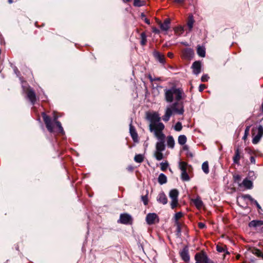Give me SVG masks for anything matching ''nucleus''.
<instances>
[{
    "label": "nucleus",
    "instance_id": "774afa93",
    "mask_svg": "<svg viewBox=\"0 0 263 263\" xmlns=\"http://www.w3.org/2000/svg\"><path fill=\"white\" fill-rule=\"evenodd\" d=\"M13 0H8V2L9 4H12L13 3Z\"/></svg>",
    "mask_w": 263,
    "mask_h": 263
},
{
    "label": "nucleus",
    "instance_id": "a211bd4d",
    "mask_svg": "<svg viewBox=\"0 0 263 263\" xmlns=\"http://www.w3.org/2000/svg\"><path fill=\"white\" fill-rule=\"evenodd\" d=\"M157 200L163 204H166L167 203V198L163 192H161L158 194Z\"/></svg>",
    "mask_w": 263,
    "mask_h": 263
},
{
    "label": "nucleus",
    "instance_id": "3c124183",
    "mask_svg": "<svg viewBox=\"0 0 263 263\" xmlns=\"http://www.w3.org/2000/svg\"><path fill=\"white\" fill-rule=\"evenodd\" d=\"M250 161L252 163H253V164H254L255 163V159L254 156H251Z\"/></svg>",
    "mask_w": 263,
    "mask_h": 263
},
{
    "label": "nucleus",
    "instance_id": "6e6d98bb",
    "mask_svg": "<svg viewBox=\"0 0 263 263\" xmlns=\"http://www.w3.org/2000/svg\"><path fill=\"white\" fill-rule=\"evenodd\" d=\"M186 155H187V156L191 157V158L193 157V156H194L193 153L191 152H187Z\"/></svg>",
    "mask_w": 263,
    "mask_h": 263
},
{
    "label": "nucleus",
    "instance_id": "7ed1b4c3",
    "mask_svg": "<svg viewBox=\"0 0 263 263\" xmlns=\"http://www.w3.org/2000/svg\"><path fill=\"white\" fill-rule=\"evenodd\" d=\"M164 128V125L159 122L158 124H150L149 130L151 132H154L155 135L159 140V142H165V135L162 133Z\"/></svg>",
    "mask_w": 263,
    "mask_h": 263
},
{
    "label": "nucleus",
    "instance_id": "338daca9",
    "mask_svg": "<svg viewBox=\"0 0 263 263\" xmlns=\"http://www.w3.org/2000/svg\"><path fill=\"white\" fill-rule=\"evenodd\" d=\"M141 16L142 18H143V17H145V15L144 14V13H142L141 14Z\"/></svg>",
    "mask_w": 263,
    "mask_h": 263
},
{
    "label": "nucleus",
    "instance_id": "e2e57ef3",
    "mask_svg": "<svg viewBox=\"0 0 263 263\" xmlns=\"http://www.w3.org/2000/svg\"><path fill=\"white\" fill-rule=\"evenodd\" d=\"M14 71H15V73L17 74V75L20 73V71H18V70L17 69V68H15L14 69Z\"/></svg>",
    "mask_w": 263,
    "mask_h": 263
},
{
    "label": "nucleus",
    "instance_id": "69168bd1",
    "mask_svg": "<svg viewBox=\"0 0 263 263\" xmlns=\"http://www.w3.org/2000/svg\"><path fill=\"white\" fill-rule=\"evenodd\" d=\"M260 110L263 112V102L261 104V105L260 106Z\"/></svg>",
    "mask_w": 263,
    "mask_h": 263
},
{
    "label": "nucleus",
    "instance_id": "603ef678",
    "mask_svg": "<svg viewBox=\"0 0 263 263\" xmlns=\"http://www.w3.org/2000/svg\"><path fill=\"white\" fill-rule=\"evenodd\" d=\"M250 127V125L247 126L245 129V132L247 133H249Z\"/></svg>",
    "mask_w": 263,
    "mask_h": 263
},
{
    "label": "nucleus",
    "instance_id": "864d4df0",
    "mask_svg": "<svg viewBox=\"0 0 263 263\" xmlns=\"http://www.w3.org/2000/svg\"><path fill=\"white\" fill-rule=\"evenodd\" d=\"M189 148V146L187 145H183V146L182 147V149L183 151H188Z\"/></svg>",
    "mask_w": 263,
    "mask_h": 263
},
{
    "label": "nucleus",
    "instance_id": "72a5a7b5",
    "mask_svg": "<svg viewBox=\"0 0 263 263\" xmlns=\"http://www.w3.org/2000/svg\"><path fill=\"white\" fill-rule=\"evenodd\" d=\"M175 224L176 226V235L177 236H180L181 235V223L179 222H175Z\"/></svg>",
    "mask_w": 263,
    "mask_h": 263
},
{
    "label": "nucleus",
    "instance_id": "dca6fc26",
    "mask_svg": "<svg viewBox=\"0 0 263 263\" xmlns=\"http://www.w3.org/2000/svg\"><path fill=\"white\" fill-rule=\"evenodd\" d=\"M180 256L183 261L187 262L190 260V255L189 254V249L187 247H185L180 252Z\"/></svg>",
    "mask_w": 263,
    "mask_h": 263
},
{
    "label": "nucleus",
    "instance_id": "423d86ee",
    "mask_svg": "<svg viewBox=\"0 0 263 263\" xmlns=\"http://www.w3.org/2000/svg\"><path fill=\"white\" fill-rule=\"evenodd\" d=\"M187 163L184 161H180L179 163V167L181 171V178L183 181H188L190 178L186 171Z\"/></svg>",
    "mask_w": 263,
    "mask_h": 263
},
{
    "label": "nucleus",
    "instance_id": "20e7f679",
    "mask_svg": "<svg viewBox=\"0 0 263 263\" xmlns=\"http://www.w3.org/2000/svg\"><path fill=\"white\" fill-rule=\"evenodd\" d=\"M261 122L262 123V125H260L258 127H253L251 130V134L253 137L252 143L254 144H257L263 136V118Z\"/></svg>",
    "mask_w": 263,
    "mask_h": 263
},
{
    "label": "nucleus",
    "instance_id": "412c9836",
    "mask_svg": "<svg viewBox=\"0 0 263 263\" xmlns=\"http://www.w3.org/2000/svg\"><path fill=\"white\" fill-rule=\"evenodd\" d=\"M167 145L170 148H174L175 146V140L172 136L167 137Z\"/></svg>",
    "mask_w": 263,
    "mask_h": 263
},
{
    "label": "nucleus",
    "instance_id": "9d476101",
    "mask_svg": "<svg viewBox=\"0 0 263 263\" xmlns=\"http://www.w3.org/2000/svg\"><path fill=\"white\" fill-rule=\"evenodd\" d=\"M26 94L27 98L30 101L32 105H34L36 101V96L34 91L30 88H29L26 90Z\"/></svg>",
    "mask_w": 263,
    "mask_h": 263
},
{
    "label": "nucleus",
    "instance_id": "c03bdc74",
    "mask_svg": "<svg viewBox=\"0 0 263 263\" xmlns=\"http://www.w3.org/2000/svg\"><path fill=\"white\" fill-rule=\"evenodd\" d=\"M234 181L238 182L241 180V177L239 175H236L233 176Z\"/></svg>",
    "mask_w": 263,
    "mask_h": 263
},
{
    "label": "nucleus",
    "instance_id": "2f4dec72",
    "mask_svg": "<svg viewBox=\"0 0 263 263\" xmlns=\"http://www.w3.org/2000/svg\"><path fill=\"white\" fill-rule=\"evenodd\" d=\"M162 152L155 151L154 153V156L158 161H160L163 158V154Z\"/></svg>",
    "mask_w": 263,
    "mask_h": 263
},
{
    "label": "nucleus",
    "instance_id": "5701e85b",
    "mask_svg": "<svg viewBox=\"0 0 263 263\" xmlns=\"http://www.w3.org/2000/svg\"><path fill=\"white\" fill-rule=\"evenodd\" d=\"M165 142H157L156 144V151L163 152L165 149Z\"/></svg>",
    "mask_w": 263,
    "mask_h": 263
},
{
    "label": "nucleus",
    "instance_id": "473e14b6",
    "mask_svg": "<svg viewBox=\"0 0 263 263\" xmlns=\"http://www.w3.org/2000/svg\"><path fill=\"white\" fill-rule=\"evenodd\" d=\"M202 170L206 174H208L209 173V163L208 161H205L202 163Z\"/></svg>",
    "mask_w": 263,
    "mask_h": 263
},
{
    "label": "nucleus",
    "instance_id": "49530a36",
    "mask_svg": "<svg viewBox=\"0 0 263 263\" xmlns=\"http://www.w3.org/2000/svg\"><path fill=\"white\" fill-rule=\"evenodd\" d=\"M205 88L206 86L205 84H200L199 86V91L202 92Z\"/></svg>",
    "mask_w": 263,
    "mask_h": 263
},
{
    "label": "nucleus",
    "instance_id": "a878e982",
    "mask_svg": "<svg viewBox=\"0 0 263 263\" xmlns=\"http://www.w3.org/2000/svg\"><path fill=\"white\" fill-rule=\"evenodd\" d=\"M197 53L199 56L204 58L205 56V48L200 46H198L197 49Z\"/></svg>",
    "mask_w": 263,
    "mask_h": 263
},
{
    "label": "nucleus",
    "instance_id": "8fccbe9b",
    "mask_svg": "<svg viewBox=\"0 0 263 263\" xmlns=\"http://www.w3.org/2000/svg\"><path fill=\"white\" fill-rule=\"evenodd\" d=\"M248 175L249 177L253 178V177L254 176V172L253 171H250L248 173Z\"/></svg>",
    "mask_w": 263,
    "mask_h": 263
},
{
    "label": "nucleus",
    "instance_id": "ddd939ff",
    "mask_svg": "<svg viewBox=\"0 0 263 263\" xmlns=\"http://www.w3.org/2000/svg\"><path fill=\"white\" fill-rule=\"evenodd\" d=\"M171 23V20L170 18H166L164 20L163 23L159 21L158 24L162 31H167L170 28V25Z\"/></svg>",
    "mask_w": 263,
    "mask_h": 263
},
{
    "label": "nucleus",
    "instance_id": "c9c22d12",
    "mask_svg": "<svg viewBox=\"0 0 263 263\" xmlns=\"http://www.w3.org/2000/svg\"><path fill=\"white\" fill-rule=\"evenodd\" d=\"M161 165V170L162 171H165L168 166V163L167 161H165V162H161L160 163Z\"/></svg>",
    "mask_w": 263,
    "mask_h": 263
},
{
    "label": "nucleus",
    "instance_id": "b1692460",
    "mask_svg": "<svg viewBox=\"0 0 263 263\" xmlns=\"http://www.w3.org/2000/svg\"><path fill=\"white\" fill-rule=\"evenodd\" d=\"M242 184L247 189H251L253 187L252 182L251 180H248L247 178H246L243 180Z\"/></svg>",
    "mask_w": 263,
    "mask_h": 263
},
{
    "label": "nucleus",
    "instance_id": "a19ab883",
    "mask_svg": "<svg viewBox=\"0 0 263 263\" xmlns=\"http://www.w3.org/2000/svg\"><path fill=\"white\" fill-rule=\"evenodd\" d=\"M174 31L176 33H179L182 34L184 31L183 27L182 26L177 27L174 29Z\"/></svg>",
    "mask_w": 263,
    "mask_h": 263
},
{
    "label": "nucleus",
    "instance_id": "aec40b11",
    "mask_svg": "<svg viewBox=\"0 0 263 263\" xmlns=\"http://www.w3.org/2000/svg\"><path fill=\"white\" fill-rule=\"evenodd\" d=\"M263 224V221L260 220H253L249 223V227L250 228H257L260 227Z\"/></svg>",
    "mask_w": 263,
    "mask_h": 263
},
{
    "label": "nucleus",
    "instance_id": "37998d69",
    "mask_svg": "<svg viewBox=\"0 0 263 263\" xmlns=\"http://www.w3.org/2000/svg\"><path fill=\"white\" fill-rule=\"evenodd\" d=\"M209 79V77L207 74H204L203 75L201 78V81L202 82H207L208 81V79Z\"/></svg>",
    "mask_w": 263,
    "mask_h": 263
},
{
    "label": "nucleus",
    "instance_id": "09e8293b",
    "mask_svg": "<svg viewBox=\"0 0 263 263\" xmlns=\"http://www.w3.org/2000/svg\"><path fill=\"white\" fill-rule=\"evenodd\" d=\"M153 32L156 34H158L160 33V30L157 28L154 27L153 28Z\"/></svg>",
    "mask_w": 263,
    "mask_h": 263
},
{
    "label": "nucleus",
    "instance_id": "6ab92c4d",
    "mask_svg": "<svg viewBox=\"0 0 263 263\" xmlns=\"http://www.w3.org/2000/svg\"><path fill=\"white\" fill-rule=\"evenodd\" d=\"M240 152L239 148L237 147L235 150V154L234 156L233 157V160L234 163L239 164V160L240 159Z\"/></svg>",
    "mask_w": 263,
    "mask_h": 263
},
{
    "label": "nucleus",
    "instance_id": "39448f33",
    "mask_svg": "<svg viewBox=\"0 0 263 263\" xmlns=\"http://www.w3.org/2000/svg\"><path fill=\"white\" fill-rule=\"evenodd\" d=\"M179 191L177 189H172L170 191L169 197L172 199L171 207L172 209L176 208L178 205Z\"/></svg>",
    "mask_w": 263,
    "mask_h": 263
},
{
    "label": "nucleus",
    "instance_id": "bf43d9fd",
    "mask_svg": "<svg viewBox=\"0 0 263 263\" xmlns=\"http://www.w3.org/2000/svg\"><path fill=\"white\" fill-rule=\"evenodd\" d=\"M185 0H175V2L177 3L181 4L184 3Z\"/></svg>",
    "mask_w": 263,
    "mask_h": 263
},
{
    "label": "nucleus",
    "instance_id": "7c9ffc66",
    "mask_svg": "<svg viewBox=\"0 0 263 263\" xmlns=\"http://www.w3.org/2000/svg\"><path fill=\"white\" fill-rule=\"evenodd\" d=\"M144 157L142 154H137L135 156L134 161L137 163H142L144 160Z\"/></svg>",
    "mask_w": 263,
    "mask_h": 263
},
{
    "label": "nucleus",
    "instance_id": "4d7b16f0",
    "mask_svg": "<svg viewBox=\"0 0 263 263\" xmlns=\"http://www.w3.org/2000/svg\"><path fill=\"white\" fill-rule=\"evenodd\" d=\"M249 133H247L246 132H245V134H244V135L243 136V138L242 139L245 140L247 138V137L249 135Z\"/></svg>",
    "mask_w": 263,
    "mask_h": 263
},
{
    "label": "nucleus",
    "instance_id": "bb28decb",
    "mask_svg": "<svg viewBox=\"0 0 263 263\" xmlns=\"http://www.w3.org/2000/svg\"><path fill=\"white\" fill-rule=\"evenodd\" d=\"M251 252L257 257H261L263 259V253L259 249L253 248L251 249Z\"/></svg>",
    "mask_w": 263,
    "mask_h": 263
},
{
    "label": "nucleus",
    "instance_id": "0eeeda50",
    "mask_svg": "<svg viewBox=\"0 0 263 263\" xmlns=\"http://www.w3.org/2000/svg\"><path fill=\"white\" fill-rule=\"evenodd\" d=\"M195 263H209L210 259L204 251L197 253L195 255Z\"/></svg>",
    "mask_w": 263,
    "mask_h": 263
},
{
    "label": "nucleus",
    "instance_id": "0e129e2a",
    "mask_svg": "<svg viewBox=\"0 0 263 263\" xmlns=\"http://www.w3.org/2000/svg\"><path fill=\"white\" fill-rule=\"evenodd\" d=\"M132 0H122V1L123 2V3H128L129 2H130Z\"/></svg>",
    "mask_w": 263,
    "mask_h": 263
},
{
    "label": "nucleus",
    "instance_id": "f8f14e48",
    "mask_svg": "<svg viewBox=\"0 0 263 263\" xmlns=\"http://www.w3.org/2000/svg\"><path fill=\"white\" fill-rule=\"evenodd\" d=\"M153 56L155 59L159 62L161 64L164 65L165 63V58L164 55L162 53H161L160 52L154 50L153 53Z\"/></svg>",
    "mask_w": 263,
    "mask_h": 263
},
{
    "label": "nucleus",
    "instance_id": "f3484780",
    "mask_svg": "<svg viewBox=\"0 0 263 263\" xmlns=\"http://www.w3.org/2000/svg\"><path fill=\"white\" fill-rule=\"evenodd\" d=\"M182 54L184 58L190 60L193 58L194 52L191 48H185L182 50Z\"/></svg>",
    "mask_w": 263,
    "mask_h": 263
},
{
    "label": "nucleus",
    "instance_id": "13d9d810",
    "mask_svg": "<svg viewBox=\"0 0 263 263\" xmlns=\"http://www.w3.org/2000/svg\"><path fill=\"white\" fill-rule=\"evenodd\" d=\"M144 22L146 24L149 25L151 24L150 20L147 18H145Z\"/></svg>",
    "mask_w": 263,
    "mask_h": 263
},
{
    "label": "nucleus",
    "instance_id": "c85d7f7f",
    "mask_svg": "<svg viewBox=\"0 0 263 263\" xmlns=\"http://www.w3.org/2000/svg\"><path fill=\"white\" fill-rule=\"evenodd\" d=\"M186 141H187V138L185 135H180L178 137V143L179 144H180L181 145H184L185 144V143L186 142Z\"/></svg>",
    "mask_w": 263,
    "mask_h": 263
},
{
    "label": "nucleus",
    "instance_id": "6e6552de",
    "mask_svg": "<svg viewBox=\"0 0 263 263\" xmlns=\"http://www.w3.org/2000/svg\"><path fill=\"white\" fill-rule=\"evenodd\" d=\"M133 222V218L132 216L127 213L121 214L120 218L118 220V223L124 224H132Z\"/></svg>",
    "mask_w": 263,
    "mask_h": 263
},
{
    "label": "nucleus",
    "instance_id": "9b49d317",
    "mask_svg": "<svg viewBox=\"0 0 263 263\" xmlns=\"http://www.w3.org/2000/svg\"><path fill=\"white\" fill-rule=\"evenodd\" d=\"M193 70V73L195 75H198L201 72V63L200 61H196L192 64L191 67Z\"/></svg>",
    "mask_w": 263,
    "mask_h": 263
},
{
    "label": "nucleus",
    "instance_id": "f704fd0d",
    "mask_svg": "<svg viewBox=\"0 0 263 263\" xmlns=\"http://www.w3.org/2000/svg\"><path fill=\"white\" fill-rule=\"evenodd\" d=\"M144 1H141V0H134V6L135 7H141L143 5H144Z\"/></svg>",
    "mask_w": 263,
    "mask_h": 263
},
{
    "label": "nucleus",
    "instance_id": "393cba45",
    "mask_svg": "<svg viewBox=\"0 0 263 263\" xmlns=\"http://www.w3.org/2000/svg\"><path fill=\"white\" fill-rule=\"evenodd\" d=\"M158 181L159 184H163L167 182V177L164 174H160L158 178Z\"/></svg>",
    "mask_w": 263,
    "mask_h": 263
},
{
    "label": "nucleus",
    "instance_id": "cd10ccee",
    "mask_svg": "<svg viewBox=\"0 0 263 263\" xmlns=\"http://www.w3.org/2000/svg\"><path fill=\"white\" fill-rule=\"evenodd\" d=\"M193 202L197 209L201 208L203 204L202 201L200 199V198H197L193 199Z\"/></svg>",
    "mask_w": 263,
    "mask_h": 263
},
{
    "label": "nucleus",
    "instance_id": "c756f323",
    "mask_svg": "<svg viewBox=\"0 0 263 263\" xmlns=\"http://www.w3.org/2000/svg\"><path fill=\"white\" fill-rule=\"evenodd\" d=\"M141 41L140 44L141 45L144 46L146 45L147 43V36L145 32H143L140 34Z\"/></svg>",
    "mask_w": 263,
    "mask_h": 263
},
{
    "label": "nucleus",
    "instance_id": "de8ad7c7",
    "mask_svg": "<svg viewBox=\"0 0 263 263\" xmlns=\"http://www.w3.org/2000/svg\"><path fill=\"white\" fill-rule=\"evenodd\" d=\"M252 202L254 203L256 205V207L257 208V209L258 210H261V208L260 205L259 204V203H258V202L256 200H255L254 199V201Z\"/></svg>",
    "mask_w": 263,
    "mask_h": 263
},
{
    "label": "nucleus",
    "instance_id": "58836bf2",
    "mask_svg": "<svg viewBox=\"0 0 263 263\" xmlns=\"http://www.w3.org/2000/svg\"><path fill=\"white\" fill-rule=\"evenodd\" d=\"M182 128V126L181 123L180 122H177L174 126L175 130L176 131L179 132V131L181 130Z\"/></svg>",
    "mask_w": 263,
    "mask_h": 263
},
{
    "label": "nucleus",
    "instance_id": "4468645a",
    "mask_svg": "<svg viewBox=\"0 0 263 263\" xmlns=\"http://www.w3.org/2000/svg\"><path fill=\"white\" fill-rule=\"evenodd\" d=\"M129 133L134 142H138V135L135 127L132 124V121L129 124Z\"/></svg>",
    "mask_w": 263,
    "mask_h": 263
},
{
    "label": "nucleus",
    "instance_id": "ea45409f",
    "mask_svg": "<svg viewBox=\"0 0 263 263\" xmlns=\"http://www.w3.org/2000/svg\"><path fill=\"white\" fill-rule=\"evenodd\" d=\"M226 246L223 247L222 245H217L216 246V250L219 252H224L226 251Z\"/></svg>",
    "mask_w": 263,
    "mask_h": 263
},
{
    "label": "nucleus",
    "instance_id": "a18cd8bd",
    "mask_svg": "<svg viewBox=\"0 0 263 263\" xmlns=\"http://www.w3.org/2000/svg\"><path fill=\"white\" fill-rule=\"evenodd\" d=\"M198 228L200 229H203L206 228V225L203 222H199L198 223Z\"/></svg>",
    "mask_w": 263,
    "mask_h": 263
},
{
    "label": "nucleus",
    "instance_id": "052dcab7",
    "mask_svg": "<svg viewBox=\"0 0 263 263\" xmlns=\"http://www.w3.org/2000/svg\"><path fill=\"white\" fill-rule=\"evenodd\" d=\"M149 80H150L151 82H154L155 81V80H154V79H153L151 75H149L148 77Z\"/></svg>",
    "mask_w": 263,
    "mask_h": 263
},
{
    "label": "nucleus",
    "instance_id": "79ce46f5",
    "mask_svg": "<svg viewBox=\"0 0 263 263\" xmlns=\"http://www.w3.org/2000/svg\"><path fill=\"white\" fill-rule=\"evenodd\" d=\"M242 198L243 199H249L251 202H253L254 200V198H253L249 194H244L242 195Z\"/></svg>",
    "mask_w": 263,
    "mask_h": 263
},
{
    "label": "nucleus",
    "instance_id": "1a4fd4ad",
    "mask_svg": "<svg viewBox=\"0 0 263 263\" xmlns=\"http://www.w3.org/2000/svg\"><path fill=\"white\" fill-rule=\"evenodd\" d=\"M146 118L151 122L150 124H158L160 120V118L157 112L147 113L146 115Z\"/></svg>",
    "mask_w": 263,
    "mask_h": 263
},
{
    "label": "nucleus",
    "instance_id": "4be33fe9",
    "mask_svg": "<svg viewBox=\"0 0 263 263\" xmlns=\"http://www.w3.org/2000/svg\"><path fill=\"white\" fill-rule=\"evenodd\" d=\"M195 22L193 15L191 14L187 18V25L189 28V30L190 31L192 30L193 25Z\"/></svg>",
    "mask_w": 263,
    "mask_h": 263
},
{
    "label": "nucleus",
    "instance_id": "f257e3e1",
    "mask_svg": "<svg viewBox=\"0 0 263 263\" xmlns=\"http://www.w3.org/2000/svg\"><path fill=\"white\" fill-rule=\"evenodd\" d=\"M184 93L183 90L175 86L170 89H164V96L165 101L168 103L173 102L174 99L175 102L173 103L171 107H167L165 110V115L162 117V120L167 122L173 114V111L178 114L183 115L184 112L183 103L181 101L184 99Z\"/></svg>",
    "mask_w": 263,
    "mask_h": 263
},
{
    "label": "nucleus",
    "instance_id": "680f3d73",
    "mask_svg": "<svg viewBox=\"0 0 263 263\" xmlns=\"http://www.w3.org/2000/svg\"><path fill=\"white\" fill-rule=\"evenodd\" d=\"M127 169L128 170V171H133V170H134V168L132 166H128L127 168Z\"/></svg>",
    "mask_w": 263,
    "mask_h": 263
},
{
    "label": "nucleus",
    "instance_id": "e433bc0d",
    "mask_svg": "<svg viewBox=\"0 0 263 263\" xmlns=\"http://www.w3.org/2000/svg\"><path fill=\"white\" fill-rule=\"evenodd\" d=\"M146 194L145 195H143L141 196V200L143 201L144 204L146 205L148 204V200L147 197L148 191L146 192Z\"/></svg>",
    "mask_w": 263,
    "mask_h": 263
},
{
    "label": "nucleus",
    "instance_id": "5fc2aeb1",
    "mask_svg": "<svg viewBox=\"0 0 263 263\" xmlns=\"http://www.w3.org/2000/svg\"><path fill=\"white\" fill-rule=\"evenodd\" d=\"M167 57L170 58H173L174 57V54L172 52H169L167 53Z\"/></svg>",
    "mask_w": 263,
    "mask_h": 263
},
{
    "label": "nucleus",
    "instance_id": "4c0bfd02",
    "mask_svg": "<svg viewBox=\"0 0 263 263\" xmlns=\"http://www.w3.org/2000/svg\"><path fill=\"white\" fill-rule=\"evenodd\" d=\"M182 216L183 214L181 212H177V213H176L174 216L175 222H179V219L181 218L182 217Z\"/></svg>",
    "mask_w": 263,
    "mask_h": 263
},
{
    "label": "nucleus",
    "instance_id": "2eb2a0df",
    "mask_svg": "<svg viewBox=\"0 0 263 263\" xmlns=\"http://www.w3.org/2000/svg\"><path fill=\"white\" fill-rule=\"evenodd\" d=\"M156 219H158V216L156 213H149L146 215V221L148 224L151 225L155 223Z\"/></svg>",
    "mask_w": 263,
    "mask_h": 263
},
{
    "label": "nucleus",
    "instance_id": "f03ea898",
    "mask_svg": "<svg viewBox=\"0 0 263 263\" xmlns=\"http://www.w3.org/2000/svg\"><path fill=\"white\" fill-rule=\"evenodd\" d=\"M42 117L48 131L50 133H57L62 135H64L65 132L61 122L58 120V116L55 112H53V120L50 116L44 112H42Z\"/></svg>",
    "mask_w": 263,
    "mask_h": 263
}]
</instances>
